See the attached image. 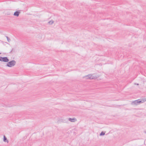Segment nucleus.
<instances>
[{
	"label": "nucleus",
	"instance_id": "f257e3e1",
	"mask_svg": "<svg viewBox=\"0 0 146 146\" xmlns=\"http://www.w3.org/2000/svg\"><path fill=\"white\" fill-rule=\"evenodd\" d=\"M146 101V100L144 99H139L134 101L133 103L134 104L137 105L138 104H139L141 103H143L144 102Z\"/></svg>",
	"mask_w": 146,
	"mask_h": 146
},
{
	"label": "nucleus",
	"instance_id": "f03ea898",
	"mask_svg": "<svg viewBox=\"0 0 146 146\" xmlns=\"http://www.w3.org/2000/svg\"><path fill=\"white\" fill-rule=\"evenodd\" d=\"M16 62L14 60H12L8 62L6 66L8 67H11L14 66L16 64Z\"/></svg>",
	"mask_w": 146,
	"mask_h": 146
},
{
	"label": "nucleus",
	"instance_id": "7ed1b4c3",
	"mask_svg": "<svg viewBox=\"0 0 146 146\" xmlns=\"http://www.w3.org/2000/svg\"><path fill=\"white\" fill-rule=\"evenodd\" d=\"M86 78L87 79H95L97 78V77L96 76L94 75L93 74H89L86 76Z\"/></svg>",
	"mask_w": 146,
	"mask_h": 146
},
{
	"label": "nucleus",
	"instance_id": "20e7f679",
	"mask_svg": "<svg viewBox=\"0 0 146 146\" xmlns=\"http://www.w3.org/2000/svg\"><path fill=\"white\" fill-rule=\"evenodd\" d=\"M9 61V60L7 57H1V61H3L4 62H7Z\"/></svg>",
	"mask_w": 146,
	"mask_h": 146
},
{
	"label": "nucleus",
	"instance_id": "39448f33",
	"mask_svg": "<svg viewBox=\"0 0 146 146\" xmlns=\"http://www.w3.org/2000/svg\"><path fill=\"white\" fill-rule=\"evenodd\" d=\"M20 13V12L19 11H16L14 12L13 15L17 17H18L19 16Z\"/></svg>",
	"mask_w": 146,
	"mask_h": 146
},
{
	"label": "nucleus",
	"instance_id": "423d86ee",
	"mask_svg": "<svg viewBox=\"0 0 146 146\" xmlns=\"http://www.w3.org/2000/svg\"><path fill=\"white\" fill-rule=\"evenodd\" d=\"M3 141L4 142H7V143H8L9 141L8 140H7V138L6 136L4 135L3 136Z\"/></svg>",
	"mask_w": 146,
	"mask_h": 146
},
{
	"label": "nucleus",
	"instance_id": "0eeeda50",
	"mask_svg": "<svg viewBox=\"0 0 146 146\" xmlns=\"http://www.w3.org/2000/svg\"><path fill=\"white\" fill-rule=\"evenodd\" d=\"M69 120L72 122H74L76 120V119H75L74 118H70L69 119Z\"/></svg>",
	"mask_w": 146,
	"mask_h": 146
},
{
	"label": "nucleus",
	"instance_id": "6e6552de",
	"mask_svg": "<svg viewBox=\"0 0 146 146\" xmlns=\"http://www.w3.org/2000/svg\"><path fill=\"white\" fill-rule=\"evenodd\" d=\"M53 22H54L52 20H51L48 22V23L49 24H50V25H52L53 24Z\"/></svg>",
	"mask_w": 146,
	"mask_h": 146
},
{
	"label": "nucleus",
	"instance_id": "1a4fd4ad",
	"mask_svg": "<svg viewBox=\"0 0 146 146\" xmlns=\"http://www.w3.org/2000/svg\"><path fill=\"white\" fill-rule=\"evenodd\" d=\"M105 133L103 131H102L101 133L100 134V136H103L105 134Z\"/></svg>",
	"mask_w": 146,
	"mask_h": 146
},
{
	"label": "nucleus",
	"instance_id": "9d476101",
	"mask_svg": "<svg viewBox=\"0 0 146 146\" xmlns=\"http://www.w3.org/2000/svg\"><path fill=\"white\" fill-rule=\"evenodd\" d=\"M6 38H7L8 41L9 42L10 41V39L7 36H6Z\"/></svg>",
	"mask_w": 146,
	"mask_h": 146
},
{
	"label": "nucleus",
	"instance_id": "9b49d317",
	"mask_svg": "<svg viewBox=\"0 0 146 146\" xmlns=\"http://www.w3.org/2000/svg\"><path fill=\"white\" fill-rule=\"evenodd\" d=\"M137 85H139V84H137Z\"/></svg>",
	"mask_w": 146,
	"mask_h": 146
},
{
	"label": "nucleus",
	"instance_id": "f8f14e48",
	"mask_svg": "<svg viewBox=\"0 0 146 146\" xmlns=\"http://www.w3.org/2000/svg\"><path fill=\"white\" fill-rule=\"evenodd\" d=\"M145 133H146V131L145 132Z\"/></svg>",
	"mask_w": 146,
	"mask_h": 146
}]
</instances>
